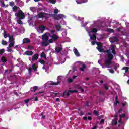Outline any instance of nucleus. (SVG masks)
<instances>
[{"mask_svg":"<svg viewBox=\"0 0 129 129\" xmlns=\"http://www.w3.org/2000/svg\"><path fill=\"white\" fill-rule=\"evenodd\" d=\"M7 51L9 53H10V52H12V49H11L10 47L8 46V47H7Z\"/></svg>","mask_w":129,"mask_h":129,"instance_id":"nucleus-35","label":"nucleus"},{"mask_svg":"<svg viewBox=\"0 0 129 129\" xmlns=\"http://www.w3.org/2000/svg\"><path fill=\"white\" fill-rule=\"evenodd\" d=\"M118 41H119L118 38L115 37L112 38L111 39V43H115V42H118Z\"/></svg>","mask_w":129,"mask_h":129,"instance_id":"nucleus-13","label":"nucleus"},{"mask_svg":"<svg viewBox=\"0 0 129 129\" xmlns=\"http://www.w3.org/2000/svg\"><path fill=\"white\" fill-rule=\"evenodd\" d=\"M29 74H31L32 73V68H29L28 69Z\"/></svg>","mask_w":129,"mask_h":129,"instance_id":"nucleus-47","label":"nucleus"},{"mask_svg":"<svg viewBox=\"0 0 129 129\" xmlns=\"http://www.w3.org/2000/svg\"><path fill=\"white\" fill-rule=\"evenodd\" d=\"M114 45H112V54H113L114 55H115L116 54V52L115 51V48Z\"/></svg>","mask_w":129,"mask_h":129,"instance_id":"nucleus-23","label":"nucleus"},{"mask_svg":"<svg viewBox=\"0 0 129 129\" xmlns=\"http://www.w3.org/2000/svg\"><path fill=\"white\" fill-rule=\"evenodd\" d=\"M43 44H44V46H48L49 45V43L47 42H44Z\"/></svg>","mask_w":129,"mask_h":129,"instance_id":"nucleus-60","label":"nucleus"},{"mask_svg":"<svg viewBox=\"0 0 129 129\" xmlns=\"http://www.w3.org/2000/svg\"><path fill=\"white\" fill-rule=\"evenodd\" d=\"M88 119L89 121L92 120V117H90V116H88Z\"/></svg>","mask_w":129,"mask_h":129,"instance_id":"nucleus-58","label":"nucleus"},{"mask_svg":"<svg viewBox=\"0 0 129 129\" xmlns=\"http://www.w3.org/2000/svg\"><path fill=\"white\" fill-rule=\"evenodd\" d=\"M38 19H44L45 16H50L51 17V13H46L45 12H40L37 15Z\"/></svg>","mask_w":129,"mask_h":129,"instance_id":"nucleus-4","label":"nucleus"},{"mask_svg":"<svg viewBox=\"0 0 129 129\" xmlns=\"http://www.w3.org/2000/svg\"><path fill=\"white\" fill-rule=\"evenodd\" d=\"M91 32H92V33H97V29L96 28L92 29Z\"/></svg>","mask_w":129,"mask_h":129,"instance_id":"nucleus-36","label":"nucleus"},{"mask_svg":"<svg viewBox=\"0 0 129 129\" xmlns=\"http://www.w3.org/2000/svg\"><path fill=\"white\" fill-rule=\"evenodd\" d=\"M107 31H108V32H109L110 33H114V30H113L111 28H108Z\"/></svg>","mask_w":129,"mask_h":129,"instance_id":"nucleus-33","label":"nucleus"},{"mask_svg":"<svg viewBox=\"0 0 129 129\" xmlns=\"http://www.w3.org/2000/svg\"><path fill=\"white\" fill-rule=\"evenodd\" d=\"M59 12V10H58V9H54V13L55 14V15H57Z\"/></svg>","mask_w":129,"mask_h":129,"instance_id":"nucleus-43","label":"nucleus"},{"mask_svg":"<svg viewBox=\"0 0 129 129\" xmlns=\"http://www.w3.org/2000/svg\"><path fill=\"white\" fill-rule=\"evenodd\" d=\"M102 94H103V92L101 91H99V95H102Z\"/></svg>","mask_w":129,"mask_h":129,"instance_id":"nucleus-57","label":"nucleus"},{"mask_svg":"<svg viewBox=\"0 0 129 129\" xmlns=\"http://www.w3.org/2000/svg\"><path fill=\"white\" fill-rule=\"evenodd\" d=\"M77 4H84V3H85V0H82L81 2H79L78 1H76Z\"/></svg>","mask_w":129,"mask_h":129,"instance_id":"nucleus-38","label":"nucleus"},{"mask_svg":"<svg viewBox=\"0 0 129 129\" xmlns=\"http://www.w3.org/2000/svg\"><path fill=\"white\" fill-rule=\"evenodd\" d=\"M29 43H31V40H30V39H29V38H24L23 40V44H29Z\"/></svg>","mask_w":129,"mask_h":129,"instance_id":"nucleus-10","label":"nucleus"},{"mask_svg":"<svg viewBox=\"0 0 129 129\" xmlns=\"http://www.w3.org/2000/svg\"><path fill=\"white\" fill-rule=\"evenodd\" d=\"M70 94H69V91H67L63 92V96H69Z\"/></svg>","mask_w":129,"mask_h":129,"instance_id":"nucleus-28","label":"nucleus"},{"mask_svg":"<svg viewBox=\"0 0 129 129\" xmlns=\"http://www.w3.org/2000/svg\"><path fill=\"white\" fill-rule=\"evenodd\" d=\"M68 83H71V82H73V80L71 78H69L68 79Z\"/></svg>","mask_w":129,"mask_h":129,"instance_id":"nucleus-41","label":"nucleus"},{"mask_svg":"<svg viewBox=\"0 0 129 129\" xmlns=\"http://www.w3.org/2000/svg\"><path fill=\"white\" fill-rule=\"evenodd\" d=\"M96 41H93L91 42V44L93 46H94V45H95L96 44Z\"/></svg>","mask_w":129,"mask_h":129,"instance_id":"nucleus-52","label":"nucleus"},{"mask_svg":"<svg viewBox=\"0 0 129 129\" xmlns=\"http://www.w3.org/2000/svg\"><path fill=\"white\" fill-rule=\"evenodd\" d=\"M28 49H33V46H31L29 45L28 46Z\"/></svg>","mask_w":129,"mask_h":129,"instance_id":"nucleus-64","label":"nucleus"},{"mask_svg":"<svg viewBox=\"0 0 129 129\" xmlns=\"http://www.w3.org/2000/svg\"><path fill=\"white\" fill-rule=\"evenodd\" d=\"M112 122L115 124V125H116L117 124V119H113L112 121Z\"/></svg>","mask_w":129,"mask_h":129,"instance_id":"nucleus-31","label":"nucleus"},{"mask_svg":"<svg viewBox=\"0 0 129 129\" xmlns=\"http://www.w3.org/2000/svg\"><path fill=\"white\" fill-rule=\"evenodd\" d=\"M17 23L19 25H23V21H22V20H21V19H19V20H18Z\"/></svg>","mask_w":129,"mask_h":129,"instance_id":"nucleus-40","label":"nucleus"},{"mask_svg":"<svg viewBox=\"0 0 129 129\" xmlns=\"http://www.w3.org/2000/svg\"><path fill=\"white\" fill-rule=\"evenodd\" d=\"M39 62H40L41 64H42V65H45V60H39Z\"/></svg>","mask_w":129,"mask_h":129,"instance_id":"nucleus-42","label":"nucleus"},{"mask_svg":"<svg viewBox=\"0 0 129 129\" xmlns=\"http://www.w3.org/2000/svg\"><path fill=\"white\" fill-rule=\"evenodd\" d=\"M42 40H44V41H48V40H49V36H48L46 33L42 36Z\"/></svg>","mask_w":129,"mask_h":129,"instance_id":"nucleus-11","label":"nucleus"},{"mask_svg":"<svg viewBox=\"0 0 129 129\" xmlns=\"http://www.w3.org/2000/svg\"><path fill=\"white\" fill-rule=\"evenodd\" d=\"M3 35L5 38V39H7V37L9 38V36H11L9 34L7 33V31L4 29V33H3Z\"/></svg>","mask_w":129,"mask_h":129,"instance_id":"nucleus-15","label":"nucleus"},{"mask_svg":"<svg viewBox=\"0 0 129 129\" xmlns=\"http://www.w3.org/2000/svg\"><path fill=\"white\" fill-rule=\"evenodd\" d=\"M100 123H104V119L101 120Z\"/></svg>","mask_w":129,"mask_h":129,"instance_id":"nucleus-62","label":"nucleus"},{"mask_svg":"<svg viewBox=\"0 0 129 129\" xmlns=\"http://www.w3.org/2000/svg\"><path fill=\"white\" fill-rule=\"evenodd\" d=\"M69 92L71 93H77V92H78V91H77V90H70Z\"/></svg>","mask_w":129,"mask_h":129,"instance_id":"nucleus-30","label":"nucleus"},{"mask_svg":"<svg viewBox=\"0 0 129 129\" xmlns=\"http://www.w3.org/2000/svg\"><path fill=\"white\" fill-rule=\"evenodd\" d=\"M107 58L108 60L112 61L113 59V55H112L111 53H109L107 55Z\"/></svg>","mask_w":129,"mask_h":129,"instance_id":"nucleus-14","label":"nucleus"},{"mask_svg":"<svg viewBox=\"0 0 129 129\" xmlns=\"http://www.w3.org/2000/svg\"><path fill=\"white\" fill-rule=\"evenodd\" d=\"M93 113L96 116H98V115H99V113L98 112V111H97L96 110H94L93 112Z\"/></svg>","mask_w":129,"mask_h":129,"instance_id":"nucleus-29","label":"nucleus"},{"mask_svg":"<svg viewBox=\"0 0 129 129\" xmlns=\"http://www.w3.org/2000/svg\"><path fill=\"white\" fill-rule=\"evenodd\" d=\"M79 89H80V90H81V91H82V92H84V89H83V88H82V87H79Z\"/></svg>","mask_w":129,"mask_h":129,"instance_id":"nucleus-49","label":"nucleus"},{"mask_svg":"<svg viewBox=\"0 0 129 129\" xmlns=\"http://www.w3.org/2000/svg\"><path fill=\"white\" fill-rule=\"evenodd\" d=\"M49 36L53 40V41H57V40L59 39V36L56 34L51 35V34H49Z\"/></svg>","mask_w":129,"mask_h":129,"instance_id":"nucleus-5","label":"nucleus"},{"mask_svg":"<svg viewBox=\"0 0 129 129\" xmlns=\"http://www.w3.org/2000/svg\"><path fill=\"white\" fill-rule=\"evenodd\" d=\"M83 119H84V120H87V117L84 116V117H83Z\"/></svg>","mask_w":129,"mask_h":129,"instance_id":"nucleus-63","label":"nucleus"},{"mask_svg":"<svg viewBox=\"0 0 129 129\" xmlns=\"http://www.w3.org/2000/svg\"><path fill=\"white\" fill-rule=\"evenodd\" d=\"M34 54V52L32 51H26L25 52V54L26 55V56H32Z\"/></svg>","mask_w":129,"mask_h":129,"instance_id":"nucleus-9","label":"nucleus"},{"mask_svg":"<svg viewBox=\"0 0 129 129\" xmlns=\"http://www.w3.org/2000/svg\"><path fill=\"white\" fill-rule=\"evenodd\" d=\"M104 87L105 89H106V90H108L109 88H108V87L106 86V85L105 84H104Z\"/></svg>","mask_w":129,"mask_h":129,"instance_id":"nucleus-51","label":"nucleus"},{"mask_svg":"<svg viewBox=\"0 0 129 129\" xmlns=\"http://www.w3.org/2000/svg\"><path fill=\"white\" fill-rule=\"evenodd\" d=\"M51 17H52V18H53L54 20H57V21H59L60 19L65 18V16L62 14H59L57 15L56 14H51Z\"/></svg>","mask_w":129,"mask_h":129,"instance_id":"nucleus-2","label":"nucleus"},{"mask_svg":"<svg viewBox=\"0 0 129 129\" xmlns=\"http://www.w3.org/2000/svg\"><path fill=\"white\" fill-rule=\"evenodd\" d=\"M85 68H86V66L84 64H82V68H80L79 70H80V71H84Z\"/></svg>","mask_w":129,"mask_h":129,"instance_id":"nucleus-20","label":"nucleus"},{"mask_svg":"<svg viewBox=\"0 0 129 129\" xmlns=\"http://www.w3.org/2000/svg\"><path fill=\"white\" fill-rule=\"evenodd\" d=\"M9 40L10 43H15V38H14V36H9Z\"/></svg>","mask_w":129,"mask_h":129,"instance_id":"nucleus-12","label":"nucleus"},{"mask_svg":"<svg viewBox=\"0 0 129 129\" xmlns=\"http://www.w3.org/2000/svg\"><path fill=\"white\" fill-rule=\"evenodd\" d=\"M38 58H39V55H38V54H35L32 57V61H35V60H38Z\"/></svg>","mask_w":129,"mask_h":129,"instance_id":"nucleus-17","label":"nucleus"},{"mask_svg":"<svg viewBox=\"0 0 129 129\" xmlns=\"http://www.w3.org/2000/svg\"><path fill=\"white\" fill-rule=\"evenodd\" d=\"M96 45H97L96 49H97L99 52H100V53H103L104 49H103L101 42H97Z\"/></svg>","mask_w":129,"mask_h":129,"instance_id":"nucleus-3","label":"nucleus"},{"mask_svg":"<svg viewBox=\"0 0 129 129\" xmlns=\"http://www.w3.org/2000/svg\"><path fill=\"white\" fill-rule=\"evenodd\" d=\"M39 87L37 86H33L30 88V91L31 92H35L36 91L38 90Z\"/></svg>","mask_w":129,"mask_h":129,"instance_id":"nucleus-8","label":"nucleus"},{"mask_svg":"<svg viewBox=\"0 0 129 129\" xmlns=\"http://www.w3.org/2000/svg\"><path fill=\"white\" fill-rule=\"evenodd\" d=\"M3 53H5V49H0V55H2V54H3Z\"/></svg>","mask_w":129,"mask_h":129,"instance_id":"nucleus-44","label":"nucleus"},{"mask_svg":"<svg viewBox=\"0 0 129 129\" xmlns=\"http://www.w3.org/2000/svg\"><path fill=\"white\" fill-rule=\"evenodd\" d=\"M32 69L35 72L38 71V67H37L36 64L34 63L33 64H32Z\"/></svg>","mask_w":129,"mask_h":129,"instance_id":"nucleus-19","label":"nucleus"},{"mask_svg":"<svg viewBox=\"0 0 129 129\" xmlns=\"http://www.w3.org/2000/svg\"><path fill=\"white\" fill-rule=\"evenodd\" d=\"M109 73H112L113 74L114 73V70H112V69H109Z\"/></svg>","mask_w":129,"mask_h":129,"instance_id":"nucleus-48","label":"nucleus"},{"mask_svg":"<svg viewBox=\"0 0 129 129\" xmlns=\"http://www.w3.org/2000/svg\"><path fill=\"white\" fill-rule=\"evenodd\" d=\"M104 63H105V66H106V67H108V68H109L110 65H111V64L112 63V62H111V60H109V59H105L104 60Z\"/></svg>","mask_w":129,"mask_h":129,"instance_id":"nucleus-6","label":"nucleus"},{"mask_svg":"<svg viewBox=\"0 0 129 129\" xmlns=\"http://www.w3.org/2000/svg\"><path fill=\"white\" fill-rule=\"evenodd\" d=\"M91 40H93L94 41L96 40V35L95 34H93L90 37Z\"/></svg>","mask_w":129,"mask_h":129,"instance_id":"nucleus-24","label":"nucleus"},{"mask_svg":"<svg viewBox=\"0 0 129 129\" xmlns=\"http://www.w3.org/2000/svg\"><path fill=\"white\" fill-rule=\"evenodd\" d=\"M1 61L3 62V63H6L7 61H8V59H7L5 56H2L1 58Z\"/></svg>","mask_w":129,"mask_h":129,"instance_id":"nucleus-22","label":"nucleus"},{"mask_svg":"<svg viewBox=\"0 0 129 129\" xmlns=\"http://www.w3.org/2000/svg\"><path fill=\"white\" fill-rule=\"evenodd\" d=\"M41 115L42 116V118H44V119L46 118V116L44 115V113H41Z\"/></svg>","mask_w":129,"mask_h":129,"instance_id":"nucleus-50","label":"nucleus"},{"mask_svg":"<svg viewBox=\"0 0 129 129\" xmlns=\"http://www.w3.org/2000/svg\"><path fill=\"white\" fill-rule=\"evenodd\" d=\"M117 30L118 32H120V31H121V28L119 27L117 28Z\"/></svg>","mask_w":129,"mask_h":129,"instance_id":"nucleus-61","label":"nucleus"},{"mask_svg":"<svg viewBox=\"0 0 129 129\" xmlns=\"http://www.w3.org/2000/svg\"><path fill=\"white\" fill-rule=\"evenodd\" d=\"M45 29H46V27H45V26H44L43 25L39 27V30H40V31L41 32H44V31H45Z\"/></svg>","mask_w":129,"mask_h":129,"instance_id":"nucleus-26","label":"nucleus"},{"mask_svg":"<svg viewBox=\"0 0 129 129\" xmlns=\"http://www.w3.org/2000/svg\"><path fill=\"white\" fill-rule=\"evenodd\" d=\"M57 82H52L51 85H59L61 83V81H60V77H57Z\"/></svg>","mask_w":129,"mask_h":129,"instance_id":"nucleus-7","label":"nucleus"},{"mask_svg":"<svg viewBox=\"0 0 129 129\" xmlns=\"http://www.w3.org/2000/svg\"><path fill=\"white\" fill-rule=\"evenodd\" d=\"M120 118H123L125 117V114H122V115L119 116Z\"/></svg>","mask_w":129,"mask_h":129,"instance_id":"nucleus-45","label":"nucleus"},{"mask_svg":"<svg viewBox=\"0 0 129 129\" xmlns=\"http://www.w3.org/2000/svg\"><path fill=\"white\" fill-rule=\"evenodd\" d=\"M29 101H30L29 99H26V100H24V102H25V103H26V104H28V103H29Z\"/></svg>","mask_w":129,"mask_h":129,"instance_id":"nucleus-46","label":"nucleus"},{"mask_svg":"<svg viewBox=\"0 0 129 129\" xmlns=\"http://www.w3.org/2000/svg\"><path fill=\"white\" fill-rule=\"evenodd\" d=\"M113 69L115 70V71H116V70H117V67H116V66H114Z\"/></svg>","mask_w":129,"mask_h":129,"instance_id":"nucleus-59","label":"nucleus"},{"mask_svg":"<svg viewBox=\"0 0 129 129\" xmlns=\"http://www.w3.org/2000/svg\"><path fill=\"white\" fill-rule=\"evenodd\" d=\"M15 15L17 18H19V20H24L25 18V13L21 10H19L17 13H16Z\"/></svg>","mask_w":129,"mask_h":129,"instance_id":"nucleus-1","label":"nucleus"},{"mask_svg":"<svg viewBox=\"0 0 129 129\" xmlns=\"http://www.w3.org/2000/svg\"><path fill=\"white\" fill-rule=\"evenodd\" d=\"M122 70H125V73H127V72H128L129 67H124L122 68Z\"/></svg>","mask_w":129,"mask_h":129,"instance_id":"nucleus-27","label":"nucleus"},{"mask_svg":"<svg viewBox=\"0 0 129 129\" xmlns=\"http://www.w3.org/2000/svg\"><path fill=\"white\" fill-rule=\"evenodd\" d=\"M62 50H63V48L57 47L55 48V52L56 53H60Z\"/></svg>","mask_w":129,"mask_h":129,"instance_id":"nucleus-16","label":"nucleus"},{"mask_svg":"<svg viewBox=\"0 0 129 129\" xmlns=\"http://www.w3.org/2000/svg\"><path fill=\"white\" fill-rule=\"evenodd\" d=\"M127 105V103L126 102L122 103V106H125V105Z\"/></svg>","mask_w":129,"mask_h":129,"instance_id":"nucleus-53","label":"nucleus"},{"mask_svg":"<svg viewBox=\"0 0 129 129\" xmlns=\"http://www.w3.org/2000/svg\"><path fill=\"white\" fill-rule=\"evenodd\" d=\"M49 34H51V35H55V31L51 30V33H49Z\"/></svg>","mask_w":129,"mask_h":129,"instance_id":"nucleus-56","label":"nucleus"},{"mask_svg":"<svg viewBox=\"0 0 129 129\" xmlns=\"http://www.w3.org/2000/svg\"><path fill=\"white\" fill-rule=\"evenodd\" d=\"M1 3H2V7H6V5L5 4V2H4V1H1Z\"/></svg>","mask_w":129,"mask_h":129,"instance_id":"nucleus-54","label":"nucleus"},{"mask_svg":"<svg viewBox=\"0 0 129 129\" xmlns=\"http://www.w3.org/2000/svg\"><path fill=\"white\" fill-rule=\"evenodd\" d=\"M9 6H10V7H14V6H15V3H14V2H9Z\"/></svg>","mask_w":129,"mask_h":129,"instance_id":"nucleus-37","label":"nucleus"},{"mask_svg":"<svg viewBox=\"0 0 129 129\" xmlns=\"http://www.w3.org/2000/svg\"><path fill=\"white\" fill-rule=\"evenodd\" d=\"M49 3H50L51 4H56V0H48Z\"/></svg>","mask_w":129,"mask_h":129,"instance_id":"nucleus-39","label":"nucleus"},{"mask_svg":"<svg viewBox=\"0 0 129 129\" xmlns=\"http://www.w3.org/2000/svg\"><path fill=\"white\" fill-rule=\"evenodd\" d=\"M74 52L76 56H77V57H79V56H80V54H79V52H78L77 49L75 48Z\"/></svg>","mask_w":129,"mask_h":129,"instance_id":"nucleus-18","label":"nucleus"},{"mask_svg":"<svg viewBox=\"0 0 129 129\" xmlns=\"http://www.w3.org/2000/svg\"><path fill=\"white\" fill-rule=\"evenodd\" d=\"M2 44L4 46H7V45H8V42L6 41L2 40Z\"/></svg>","mask_w":129,"mask_h":129,"instance_id":"nucleus-32","label":"nucleus"},{"mask_svg":"<svg viewBox=\"0 0 129 129\" xmlns=\"http://www.w3.org/2000/svg\"><path fill=\"white\" fill-rule=\"evenodd\" d=\"M18 9H20V7L17 6H14L13 8H12V10L13 12H17V11H18Z\"/></svg>","mask_w":129,"mask_h":129,"instance_id":"nucleus-21","label":"nucleus"},{"mask_svg":"<svg viewBox=\"0 0 129 129\" xmlns=\"http://www.w3.org/2000/svg\"><path fill=\"white\" fill-rule=\"evenodd\" d=\"M14 46H15V42H10L9 45V47H10V48H12V47H14Z\"/></svg>","mask_w":129,"mask_h":129,"instance_id":"nucleus-34","label":"nucleus"},{"mask_svg":"<svg viewBox=\"0 0 129 129\" xmlns=\"http://www.w3.org/2000/svg\"><path fill=\"white\" fill-rule=\"evenodd\" d=\"M49 16H45L44 15V18L45 19V20H48V19H49V18H50V15H49Z\"/></svg>","mask_w":129,"mask_h":129,"instance_id":"nucleus-55","label":"nucleus"},{"mask_svg":"<svg viewBox=\"0 0 129 129\" xmlns=\"http://www.w3.org/2000/svg\"><path fill=\"white\" fill-rule=\"evenodd\" d=\"M40 57L41 58H44V59H47V55L44 52H42L40 54Z\"/></svg>","mask_w":129,"mask_h":129,"instance_id":"nucleus-25","label":"nucleus"}]
</instances>
